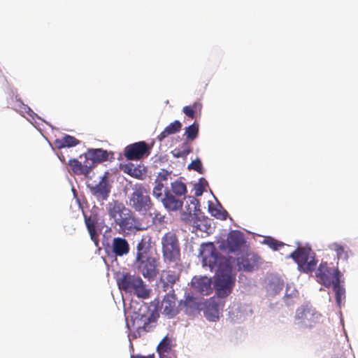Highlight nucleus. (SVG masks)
Wrapping results in <instances>:
<instances>
[{
  "mask_svg": "<svg viewBox=\"0 0 358 358\" xmlns=\"http://www.w3.org/2000/svg\"><path fill=\"white\" fill-rule=\"evenodd\" d=\"M206 317L210 321H216L219 318V312L217 308L208 306L204 312Z\"/></svg>",
  "mask_w": 358,
  "mask_h": 358,
  "instance_id": "4c0bfd02",
  "label": "nucleus"
},
{
  "mask_svg": "<svg viewBox=\"0 0 358 358\" xmlns=\"http://www.w3.org/2000/svg\"><path fill=\"white\" fill-rule=\"evenodd\" d=\"M129 245L127 241L121 237L114 238L112 243V251L116 255L122 257L129 252Z\"/></svg>",
  "mask_w": 358,
  "mask_h": 358,
  "instance_id": "a211bd4d",
  "label": "nucleus"
},
{
  "mask_svg": "<svg viewBox=\"0 0 358 358\" xmlns=\"http://www.w3.org/2000/svg\"><path fill=\"white\" fill-rule=\"evenodd\" d=\"M131 358H154L152 356L145 357L142 355H132Z\"/></svg>",
  "mask_w": 358,
  "mask_h": 358,
  "instance_id": "de8ad7c7",
  "label": "nucleus"
},
{
  "mask_svg": "<svg viewBox=\"0 0 358 358\" xmlns=\"http://www.w3.org/2000/svg\"><path fill=\"white\" fill-rule=\"evenodd\" d=\"M162 278L165 280L166 284L172 286L179 279V274L174 271H167L164 272Z\"/></svg>",
  "mask_w": 358,
  "mask_h": 358,
  "instance_id": "f704fd0d",
  "label": "nucleus"
},
{
  "mask_svg": "<svg viewBox=\"0 0 358 358\" xmlns=\"http://www.w3.org/2000/svg\"><path fill=\"white\" fill-rule=\"evenodd\" d=\"M110 185L106 176L101 178L99 182L90 188L92 194L97 199L106 200L110 192Z\"/></svg>",
  "mask_w": 358,
  "mask_h": 358,
  "instance_id": "ddd939ff",
  "label": "nucleus"
},
{
  "mask_svg": "<svg viewBox=\"0 0 358 358\" xmlns=\"http://www.w3.org/2000/svg\"><path fill=\"white\" fill-rule=\"evenodd\" d=\"M163 187L164 185L159 182L152 189V194L157 199H160L162 201V198H163Z\"/></svg>",
  "mask_w": 358,
  "mask_h": 358,
  "instance_id": "ea45409f",
  "label": "nucleus"
},
{
  "mask_svg": "<svg viewBox=\"0 0 358 358\" xmlns=\"http://www.w3.org/2000/svg\"><path fill=\"white\" fill-rule=\"evenodd\" d=\"M238 271L252 272L261 264L260 257L254 252H246L236 259Z\"/></svg>",
  "mask_w": 358,
  "mask_h": 358,
  "instance_id": "9b49d317",
  "label": "nucleus"
},
{
  "mask_svg": "<svg viewBox=\"0 0 358 358\" xmlns=\"http://www.w3.org/2000/svg\"><path fill=\"white\" fill-rule=\"evenodd\" d=\"M311 255H313V252L310 248L298 247L289 257L297 264L298 266H304V260L308 257H311Z\"/></svg>",
  "mask_w": 358,
  "mask_h": 358,
  "instance_id": "f3484780",
  "label": "nucleus"
},
{
  "mask_svg": "<svg viewBox=\"0 0 358 358\" xmlns=\"http://www.w3.org/2000/svg\"><path fill=\"white\" fill-rule=\"evenodd\" d=\"M152 238L149 234L144 235L136 245V253L134 265L138 272L145 278L152 279L157 273L159 259L152 252Z\"/></svg>",
  "mask_w": 358,
  "mask_h": 358,
  "instance_id": "f03ea898",
  "label": "nucleus"
},
{
  "mask_svg": "<svg viewBox=\"0 0 358 358\" xmlns=\"http://www.w3.org/2000/svg\"><path fill=\"white\" fill-rule=\"evenodd\" d=\"M192 152L191 145L187 141H185L180 145V148H175L172 151V154L175 157H185Z\"/></svg>",
  "mask_w": 358,
  "mask_h": 358,
  "instance_id": "bb28decb",
  "label": "nucleus"
},
{
  "mask_svg": "<svg viewBox=\"0 0 358 358\" xmlns=\"http://www.w3.org/2000/svg\"><path fill=\"white\" fill-rule=\"evenodd\" d=\"M171 190L177 196H185L187 193V187L184 182L176 180L171 183Z\"/></svg>",
  "mask_w": 358,
  "mask_h": 358,
  "instance_id": "7c9ffc66",
  "label": "nucleus"
},
{
  "mask_svg": "<svg viewBox=\"0 0 358 358\" xmlns=\"http://www.w3.org/2000/svg\"><path fill=\"white\" fill-rule=\"evenodd\" d=\"M162 203L169 211H176L180 209L183 204L182 201L176 198L169 190L164 192V196L162 198Z\"/></svg>",
  "mask_w": 358,
  "mask_h": 358,
  "instance_id": "dca6fc26",
  "label": "nucleus"
},
{
  "mask_svg": "<svg viewBox=\"0 0 358 358\" xmlns=\"http://www.w3.org/2000/svg\"><path fill=\"white\" fill-rule=\"evenodd\" d=\"M57 156H58L59 159L61 160V162H62L63 163H65V162H66L65 157L62 153H58Z\"/></svg>",
  "mask_w": 358,
  "mask_h": 358,
  "instance_id": "49530a36",
  "label": "nucleus"
},
{
  "mask_svg": "<svg viewBox=\"0 0 358 358\" xmlns=\"http://www.w3.org/2000/svg\"><path fill=\"white\" fill-rule=\"evenodd\" d=\"M180 306L182 308H185L186 313H191L192 310H196V303L192 296H187L183 303H180Z\"/></svg>",
  "mask_w": 358,
  "mask_h": 358,
  "instance_id": "473e14b6",
  "label": "nucleus"
},
{
  "mask_svg": "<svg viewBox=\"0 0 358 358\" xmlns=\"http://www.w3.org/2000/svg\"><path fill=\"white\" fill-rule=\"evenodd\" d=\"M209 210L213 217L221 220H225L228 215L227 210L223 209L221 206H220V208L210 207Z\"/></svg>",
  "mask_w": 358,
  "mask_h": 358,
  "instance_id": "c9c22d12",
  "label": "nucleus"
},
{
  "mask_svg": "<svg viewBox=\"0 0 358 358\" xmlns=\"http://www.w3.org/2000/svg\"><path fill=\"white\" fill-rule=\"evenodd\" d=\"M203 192V186L201 184H198L195 189V195L196 196H201Z\"/></svg>",
  "mask_w": 358,
  "mask_h": 358,
  "instance_id": "37998d69",
  "label": "nucleus"
},
{
  "mask_svg": "<svg viewBox=\"0 0 358 358\" xmlns=\"http://www.w3.org/2000/svg\"><path fill=\"white\" fill-rule=\"evenodd\" d=\"M315 276L318 282L329 288L334 284L336 278L341 279V273L338 268L332 271L327 262H322L317 269Z\"/></svg>",
  "mask_w": 358,
  "mask_h": 358,
  "instance_id": "1a4fd4ad",
  "label": "nucleus"
},
{
  "mask_svg": "<svg viewBox=\"0 0 358 358\" xmlns=\"http://www.w3.org/2000/svg\"><path fill=\"white\" fill-rule=\"evenodd\" d=\"M340 283L341 279L336 278L334 284L331 285L335 292L336 301L338 306H341L343 300L345 298V288Z\"/></svg>",
  "mask_w": 358,
  "mask_h": 358,
  "instance_id": "b1692460",
  "label": "nucleus"
},
{
  "mask_svg": "<svg viewBox=\"0 0 358 358\" xmlns=\"http://www.w3.org/2000/svg\"><path fill=\"white\" fill-rule=\"evenodd\" d=\"M308 310V309L303 308H300L296 310V315L294 316L295 324L299 321L305 320Z\"/></svg>",
  "mask_w": 358,
  "mask_h": 358,
  "instance_id": "a19ab883",
  "label": "nucleus"
},
{
  "mask_svg": "<svg viewBox=\"0 0 358 358\" xmlns=\"http://www.w3.org/2000/svg\"><path fill=\"white\" fill-rule=\"evenodd\" d=\"M245 243L243 233L238 230L229 231L226 239L217 241L219 249L228 253L240 251Z\"/></svg>",
  "mask_w": 358,
  "mask_h": 358,
  "instance_id": "6e6552de",
  "label": "nucleus"
},
{
  "mask_svg": "<svg viewBox=\"0 0 358 358\" xmlns=\"http://www.w3.org/2000/svg\"><path fill=\"white\" fill-rule=\"evenodd\" d=\"M162 252L165 262L177 264L180 261V248L175 232L169 231L162 237Z\"/></svg>",
  "mask_w": 358,
  "mask_h": 358,
  "instance_id": "0eeeda50",
  "label": "nucleus"
},
{
  "mask_svg": "<svg viewBox=\"0 0 358 358\" xmlns=\"http://www.w3.org/2000/svg\"><path fill=\"white\" fill-rule=\"evenodd\" d=\"M264 243H266L267 245H268L273 250H277L280 248H281L284 245L283 243L278 241L277 240H275L273 238H271V237L265 239Z\"/></svg>",
  "mask_w": 358,
  "mask_h": 358,
  "instance_id": "58836bf2",
  "label": "nucleus"
},
{
  "mask_svg": "<svg viewBox=\"0 0 358 358\" xmlns=\"http://www.w3.org/2000/svg\"><path fill=\"white\" fill-rule=\"evenodd\" d=\"M87 156L92 158L96 165L99 163L106 162L108 158V152L101 148L88 149Z\"/></svg>",
  "mask_w": 358,
  "mask_h": 358,
  "instance_id": "4be33fe9",
  "label": "nucleus"
},
{
  "mask_svg": "<svg viewBox=\"0 0 358 358\" xmlns=\"http://www.w3.org/2000/svg\"><path fill=\"white\" fill-rule=\"evenodd\" d=\"M182 128V124L179 120H175L170 123L165 129L157 136V139L162 142L164 138L170 135L178 133Z\"/></svg>",
  "mask_w": 358,
  "mask_h": 358,
  "instance_id": "aec40b11",
  "label": "nucleus"
},
{
  "mask_svg": "<svg viewBox=\"0 0 358 358\" xmlns=\"http://www.w3.org/2000/svg\"><path fill=\"white\" fill-rule=\"evenodd\" d=\"M329 248L336 252L337 258L338 259H348V252L342 245L338 243H333L329 245Z\"/></svg>",
  "mask_w": 358,
  "mask_h": 358,
  "instance_id": "c85d7f7f",
  "label": "nucleus"
},
{
  "mask_svg": "<svg viewBox=\"0 0 358 358\" xmlns=\"http://www.w3.org/2000/svg\"><path fill=\"white\" fill-rule=\"evenodd\" d=\"M169 175V172L167 171H165V170H162V171H161L159 173V176H158V178L161 180H167V176Z\"/></svg>",
  "mask_w": 358,
  "mask_h": 358,
  "instance_id": "c03bdc74",
  "label": "nucleus"
},
{
  "mask_svg": "<svg viewBox=\"0 0 358 358\" xmlns=\"http://www.w3.org/2000/svg\"><path fill=\"white\" fill-rule=\"evenodd\" d=\"M129 205L134 211L146 215L154 206L149 189L142 184H136L129 196Z\"/></svg>",
  "mask_w": 358,
  "mask_h": 358,
  "instance_id": "39448f33",
  "label": "nucleus"
},
{
  "mask_svg": "<svg viewBox=\"0 0 358 358\" xmlns=\"http://www.w3.org/2000/svg\"><path fill=\"white\" fill-rule=\"evenodd\" d=\"M85 217V223L87 227V231L90 235L91 239L96 243L98 242V237L99 235L96 232V219L90 216H87L86 215H84Z\"/></svg>",
  "mask_w": 358,
  "mask_h": 358,
  "instance_id": "5701e85b",
  "label": "nucleus"
},
{
  "mask_svg": "<svg viewBox=\"0 0 358 358\" xmlns=\"http://www.w3.org/2000/svg\"><path fill=\"white\" fill-rule=\"evenodd\" d=\"M106 210L110 218L124 232L140 231L144 229L140 220L136 217L131 210L118 200H112L108 202L106 205Z\"/></svg>",
  "mask_w": 358,
  "mask_h": 358,
  "instance_id": "7ed1b4c3",
  "label": "nucleus"
},
{
  "mask_svg": "<svg viewBox=\"0 0 358 358\" xmlns=\"http://www.w3.org/2000/svg\"><path fill=\"white\" fill-rule=\"evenodd\" d=\"M83 156L85 157V160L82 163H83L85 170L88 176L90 173V171L92 170V169L96 166V164L92 160V157H90L89 156H87V152H85L84 155H81L80 156V158L82 159Z\"/></svg>",
  "mask_w": 358,
  "mask_h": 358,
  "instance_id": "e433bc0d",
  "label": "nucleus"
},
{
  "mask_svg": "<svg viewBox=\"0 0 358 358\" xmlns=\"http://www.w3.org/2000/svg\"><path fill=\"white\" fill-rule=\"evenodd\" d=\"M321 315L308 309L305 320L296 322V324L304 328H313L320 322Z\"/></svg>",
  "mask_w": 358,
  "mask_h": 358,
  "instance_id": "6ab92c4d",
  "label": "nucleus"
},
{
  "mask_svg": "<svg viewBox=\"0 0 358 358\" xmlns=\"http://www.w3.org/2000/svg\"><path fill=\"white\" fill-rule=\"evenodd\" d=\"M164 217L160 213H156L155 219L158 220L160 222L163 221Z\"/></svg>",
  "mask_w": 358,
  "mask_h": 358,
  "instance_id": "a18cd8bd",
  "label": "nucleus"
},
{
  "mask_svg": "<svg viewBox=\"0 0 358 358\" xmlns=\"http://www.w3.org/2000/svg\"><path fill=\"white\" fill-rule=\"evenodd\" d=\"M117 283L119 288L125 292L135 294L143 299L149 296V291L140 276L129 273H122L117 278Z\"/></svg>",
  "mask_w": 358,
  "mask_h": 358,
  "instance_id": "423d86ee",
  "label": "nucleus"
},
{
  "mask_svg": "<svg viewBox=\"0 0 358 358\" xmlns=\"http://www.w3.org/2000/svg\"><path fill=\"white\" fill-rule=\"evenodd\" d=\"M202 109V104L200 102H194L191 106H184L182 108V112L188 117L192 119L194 117L195 113L196 112H201Z\"/></svg>",
  "mask_w": 358,
  "mask_h": 358,
  "instance_id": "cd10ccee",
  "label": "nucleus"
},
{
  "mask_svg": "<svg viewBox=\"0 0 358 358\" xmlns=\"http://www.w3.org/2000/svg\"><path fill=\"white\" fill-rule=\"evenodd\" d=\"M199 201L196 199L192 197L190 199V203L186 206V210H184L181 214V220L192 225L194 227H196L198 229H201L199 222L200 220L197 215V211L199 209L197 208V205Z\"/></svg>",
  "mask_w": 358,
  "mask_h": 358,
  "instance_id": "f8f14e48",
  "label": "nucleus"
},
{
  "mask_svg": "<svg viewBox=\"0 0 358 358\" xmlns=\"http://www.w3.org/2000/svg\"><path fill=\"white\" fill-rule=\"evenodd\" d=\"M188 169H194L199 172V173H202V164L201 162L197 159L193 160L188 166Z\"/></svg>",
  "mask_w": 358,
  "mask_h": 358,
  "instance_id": "79ce46f5",
  "label": "nucleus"
},
{
  "mask_svg": "<svg viewBox=\"0 0 358 358\" xmlns=\"http://www.w3.org/2000/svg\"><path fill=\"white\" fill-rule=\"evenodd\" d=\"M124 171L129 176L137 179H142L144 175L140 169L134 166L131 164L126 165L124 169Z\"/></svg>",
  "mask_w": 358,
  "mask_h": 358,
  "instance_id": "2f4dec72",
  "label": "nucleus"
},
{
  "mask_svg": "<svg viewBox=\"0 0 358 358\" xmlns=\"http://www.w3.org/2000/svg\"><path fill=\"white\" fill-rule=\"evenodd\" d=\"M68 164L73 173L76 175H83L85 177L88 176L82 162L76 159H71L69 161Z\"/></svg>",
  "mask_w": 358,
  "mask_h": 358,
  "instance_id": "a878e982",
  "label": "nucleus"
},
{
  "mask_svg": "<svg viewBox=\"0 0 358 358\" xmlns=\"http://www.w3.org/2000/svg\"><path fill=\"white\" fill-rule=\"evenodd\" d=\"M200 256L203 266H208L211 271L215 270L217 273L215 280L217 294L220 297L227 296L234 285L235 275L232 273V267L235 259L219 255L212 243L201 245Z\"/></svg>",
  "mask_w": 358,
  "mask_h": 358,
  "instance_id": "f257e3e1",
  "label": "nucleus"
},
{
  "mask_svg": "<svg viewBox=\"0 0 358 358\" xmlns=\"http://www.w3.org/2000/svg\"><path fill=\"white\" fill-rule=\"evenodd\" d=\"M161 358H163V357H161Z\"/></svg>",
  "mask_w": 358,
  "mask_h": 358,
  "instance_id": "09e8293b",
  "label": "nucleus"
},
{
  "mask_svg": "<svg viewBox=\"0 0 358 358\" xmlns=\"http://www.w3.org/2000/svg\"><path fill=\"white\" fill-rule=\"evenodd\" d=\"M157 317L158 315L154 312L148 311L146 314L134 313L131 321L127 323L130 331L129 339H136L150 331L155 327Z\"/></svg>",
  "mask_w": 358,
  "mask_h": 358,
  "instance_id": "20e7f679",
  "label": "nucleus"
},
{
  "mask_svg": "<svg viewBox=\"0 0 358 358\" xmlns=\"http://www.w3.org/2000/svg\"><path fill=\"white\" fill-rule=\"evenodd\" d=\"M150 153V148L145 141H139L127 145L124 154L129 160H139L148 157Z\"/></svg>",
  "mask_w": 358,
  "mask_h": 358,
  "instance_id": "9d476101",
  "label": "nucleus"
},
{
  "mask_svg": "<svg viewBox=\"0 0 358 358\" xmlns=\"http://www.w3.org/2000/svg\"><path fill=\"white\" fill-rule=\"evenodd\" d=\"M162 313L173 317L178 313L176 299L173 295L167 294L164 296L161 305Z\"/></svg>",
  "mask_w": 358,
  "mask_h": 358,
  "instance_id": "2eb2a0df",
  "label": "nucleus"
},
{
  "mask_svg": "<svg viewBox=\"0 0 358 358\" xmlns=\"http://www.w3.org/2000/svg\"><path fill=\"white\" fill-rule=\"evenodd\" d=\"M192 285L195 291L201 295L207 296L213 291L212 280L206 276L194 277L192 280Z\"/></svg>",
  "mask_w": 358,
  "mask_h": 358,
  "instance_id": "4468645a",
  "label": "nucleus"
},
{
  "mask_svg": "<svg viewBox=\"0 0 358 358\" xmlns=\"http://www.w3.org/2000/svg\"><path fill=\"white\" fill-rule=\"evenodd\" d=\"M80 143V141L76 138L74 136L69 134H65L61 138H57L55 141V146L59 148H70L76 146Z\"/></svg>",
  "mask_w": 358,
  "mask_h": 358,
  "instance_id": "412c9836",
  "label": "nucleus"
},
{
  "mask_svg": "<svg viewBox=\"0 0 358 358\" xmlns=\"http://www.w3.org/2000/svg\"><path fill=\"white\" fill-rule=\"evenodd\" d=\"M171 350V340L165 336L157 346V352L160 355L163 353L169 352Z\"/></svg>",
  "mask_w": 358,
  "mask_h": 358,
  "instance_id": "72a5a7b5",
  "label": "nucleus"
},
{
  "mask_svg": "<svg viewBox=\"0 0 358 358\" xmlns=\"http://www.w3.org/2000/svg\"><path fill=\"white\" fill-rule=\"evenodd\" d=\"M198 134L199 124L196 122L186 127L184 133V135L186 136V141L194 140L198 136Z\"/></svg>",
  "mask_w": 358,
  "mask_h": 358,
  "instance_id": "c756f323",
  "label": "nucleus"
},
{
  "mask_svg": "<svg viewBox=\"0 0 358 358\" xmlns=\"http://www.w3.org/2000/svg\"><path fill=\"white\" fill-rule=\"evenodd\" d=\"M317 261L315 259V253L311 255V257H308L304 260V266H298V269L303 273H311L315 269Z\"/></svg>",
  "mask_w": 358,
  "mask_h": 358,
  "instance_id": "393cba45",
  "label": "nucleus"
}]
</instances>
